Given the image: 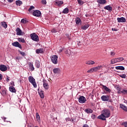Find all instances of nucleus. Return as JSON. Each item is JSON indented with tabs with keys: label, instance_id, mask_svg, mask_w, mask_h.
<instances>
[{
	"label": "nucleus",
	"instance_id": "nucleus-1",
	"mask_svg": "<svg viewBox=\"0 0 127 127\" xmlns=\"http://www.w3.org/2000/svg\"><path fill=\"white\" fill-rule=\"evenodd\" d=\"M111 116V112L109 109H105L102 112L101 115L98 117V119L102 121H106V118H110Z\"/></svg>",
	"mask_w": 127,
	"mask_h": 127
},
{
	"label": "nucleus",
	"instance_id": "nucleus-2",
	"mask_svg": "<svg viewBox=\"0 0 127 127\" xmlns=\"http://www.w3.org/2000/svg\"><path fill=\"white\" fill-rule=\"evenodd\" d=\"M28 80L30 83H31L33 85L34 88H37V85L36 84V82H35V79H34L33 77L31 76H29L28 78Z\"/></svg>",
	"mask_w": 127,
	"mask_h": 127
},
{
	"label": "nucleus",
	"instance_id": "nucleus-3",
	"mask_svg": "<svg viewBox=\"0 0 127 127\" xmlns=\"http://www.w3.org/2000/svg\"><path fill=\"white\" fill-rule=\"evenodd\" d=\"M65 53L67 56L70 57V56H72L74 55V53H73V49H67L65 50Z\"/></svg>",
	"mask_w": 127,
	"mask_h": 127
},
{
	"label": "nucleus",
	"instance_id": "nucleus-4",
	"mask_svg": "<svg viewBox=\"0 0 127 127\" xmlns=\"http://www.w3.org/2000/svg\"><path fill=\"white\" fill-rule=\"evenodd\" d=\"M123 60H124V58H117L116 59H113L111 61V64H115V63L121 62V61H123Z\"/></svg>",
	"mask_w": 127,
	"mask_h": 127
},
{
	"label": "nucleus",
	"instance_id": "nucleus-5",
	"mask_svg": "<svg viewBox=\"0 0 127 127\" xmlns=\"http://www.w3.org/2000/svg\"><path fill=\"white\" fill-rule=\"evenodd\" d=\"M30 37L31 40L34 41H38V40H39V37H38V36L34 33L30 34Z\"/></svg>",
	"mask_w": 127,
	"mask_h": 127
},
{
	"label": "nucleus",
	"instance_id": "nucleus-6",
	"mask_svg": "<svg viewBox=\"0 0 127 127\" xmlns=\"http://www.w3.org/2000/svg\"><path fill=\"white\" fill-rule=\"evenodd\" d=\"M51 61L54 64L58 63V57L56 55L53 56L51 58Z\"/></svg>",
	"mask_w": 127,
	"mask_h": 127
},
{
	"label": "nucleus",
	"instance_id": "nucleus-7",
	"mask_svg": "<svg viewBox=\"0 0 127 127\" xmlns=\"http://www.w3.org/2000/svg\"><path fill=\"white\" fill-rule=\"evenodd\" d=\"M101 99L103 102H109L110 100V96L109 95H103Z\"/></svg>",
	"mask_w": 127,
	"mask_h": 127
},
{
	"label": "nucleus",
	"instance_id": "nucleus-8",
	"mask_svg": "<svg viewBox=\"0 0 127 127\" xmlns=\"http://www.w3.org/2000/svg\"><path fill=\"white\" fill-rule=\"evenodd\" d=\"M86 98L84 96H80L78 99V102L80 104H84V103H86Z\"/></svg>",
	"mask_w": 127,
	"mask_h": 127
},
{
	"label": "nucleus",
	"instance_id": "nucleus-9",
	"mask_svg": "<svg viewBox=\"0 0 127 127\" xmlns=\"http://www.w3.org/2000/svg\"><path fill=\"white\" fill-rule=\"evenodd\" d=\"M43 87L45 90H48L49 89V85L48 84V82L46 80H43Z\"/></svg>",
	"mask_w": 127,
	"mask_h": 127
},
{
	"label": "nucleus",
	"instance_id": "nucleus-10",
	"mask_svg": "<svg viewBox=\"0 0 127 127\" xmlns=\"http://www.w3.org/2000/svg\"><path fill=\"white\" fill-rule=\"evenodd\" d=\"M12 45L15 47H18V48H20V49L22 48L21 45H20L18 42H14L12 43Z\"/></svg>",
	"mask_w": 127,
	"mask_h": 127
},
{
	"label": "nucleus",
	"instance_id": "nucleus-11",
	"mask_svg": "<svg viewBox=\"0 0 127 127\" xmlns=\"http://www.w3.org/2000/svg\"><path fill=\"white\" fill-rule=\"evenodd\" d=\"M33 15H34V16L39 17L41 15V12L39 10H35L33 12Z\"/></svg>",
	"mask_w": 127,
	"mask_h": 127
},
{
	"label": "nucleus",
	"instance_id": "nucleus-12",
	"mask_svg": "<svg viewBox=\"0 0 127 127\" xmlns=\"http://www.w3.org/2000/svg\"><path fill=\"white\" fill-rule=\"evenodd\" d=\"M0 70L2 72H4L7 70V67L5 65L1 64L0 65Z\"/></svg>",
	"mask_w": 127,
	"mask_h": 127
},
{
	"label": "nucleus",
	"instance_id": "nucleus-13",
	"mask_svg": "<svg viewBox=\"0 0 127 127\" xmlns=\"http://www.w3.org/2000/svg\"><path fill=\"white\" fill-rule=\"evenodd\" d=\"M102 89L105 90L107 93H111V89L105 85H102Z\"/></svg>",
	"mask_w": 127,
	"mask_h": 127
},
{
	"label": "nucleus",
	"instance_id": "nucleus-14",
	"mask_svg": "<svg viewBox=\"0 0 127 127\" xmlns=\"http://www.w3.org/2000/svg\"><path fill=\"white\" fill-rule=\"evenodd\" d=\"M17 35H22V31L19 28H17L16 29Z\"/></svg>",
	"mask_w": 127,
	"mask_h": 127
},
{
	"label": "nucleus",
	"instance_id": "nucleus-15",
	"mask_svg": "<svg viewBox=\"0 0 127 127\" xmlns=\"http://www.w3.org/2000/svg\"><path fill=\"white\" fill-rule=\"evenodd\" d=\"M102 68H103V66L99 65L95 67H93V70L94 72H97V71H99V70H100V69H102Z\"/></svg>",
	"mask_w": 127,
	"mask_h": 127
},
{
	"label": "nucleus",
	"instance_id": "nucleus-16",
	"mask_svg": "<svg viewBox=\"0 0 127 127\" xmlns=\"http://www.w3.org/2000/svg\"><path fill=\"white\" fill-rule=\"evenodd\" d=\"M117 20L118 22H126V19L124 17L118 18Z\"/></svg>",
	"mask_w": 127,
	"mask_h": 127
},
{
	"label": "nucleus",
	"instance_id": "nucleus-17",
	"mask_svg": "<svg viewBox=\"0 0 127 127\" xmlns=\"http://www.w3.org/2000/svg\"><path fill=\"white\" fill-rule=\"evenodd\" d=\"M120 107L121 109H122L124 111H125V112H127V107L124 104H120Z\"/></svg>",
	"mask_w": 127,
	"mask_h": 127
},
{
	"label": "nucleus",
	"instance_id": "nucleus-18",
	"mask_svg": "<svg viewBox=\"0 0 127 127\" xmlns=\"http://www.w3.org/2000/svg\"><path fill=\"white\" fill-rule=\"evenodd\" d=\"M9 90L10 92H11L12 93H15V92H16L15 88L13 86H10L9 87Z\"/></svg>",
	"mask_w": 127,
	"mask_h": 127
},
{
	"label": "nucleus",
	"instance_id": "nucleus-19",
	"mask_svg": "<svg viewBox=\"0 0 127 127\" xmlns=\"http://www.w3.org/2000/svg\"><path fill=\"white\" fill-rule=\"evenodd\" d=\"M97 2L100 4H105V3H107V1L106 0H97Z\"/></svg>",
	"mask_w": 127,
	"mask_h": 127
},
{
	"label": "nucleus",
	"instance_id": "nucleus-20",
	"mask_svg": "<svg viewBox=\"0 0 127 127\" xmlns=\"http://www.w3.org/2000/svg\"><path fill=\"white\" fill-rule=\"evenodd\" d=\"M118 93L123 94V95H127V90L123 89L118 91Z\"/></svg>",
	"mask_w": 127,
	"mask_h": 127
},
{
	"label": "nucleus",
	"instance_id": "nucleus-21",
	"mask_svg": "<svg viewBox=\"0 0 127 127\" xmlns=\"http://www.w3.org/2000/svg\"><path fill=\"white\" fill-rule=\"evenodd\" d=\"M86 64H87V65H94L95 62L93 61H88L86 62Z\"/></svg>",
	"mask_w": 127,
	"mask_h": 127
},
{
	"label": "nucleus",
	"instance_id": "nucleus-22",
	"mask_svg": "<svg viewBox=\"0 0 127 127\" xmlns=\"http://www.w3.org/2000/svg\"><path fill=\"white\" fill-rule=\"evenodd\" d=\"M56 4H57V5H58V6H61V5H62V4L64 3V2H63V1L58 0L56 1Z\"/></svg>",
	"mask_w": 127,
	"mask_h": 127
},
{
	"label": "nucleus",
	"instance_id": "nucleus-23",
	"mask_svg": "<svg viewBox=\"0 0 127 127\" xmlns=\"http://www.w3.org/2000/svg\"><path fill=\"white\" fill-rule=\"evenodd\" d=\"M115 68L117 70H122V71H124V70H125V67L123 66H116Z\"/></svg>",
	"mask_w": 127,
	"mask_h": 127
},
{
	"label": "nucleus",
	"instance_id": "nucleus-24",
	"mask_svg": "<svg viewBox=\"0 0 127 127\" xmlns=\"http://www.w3.org/2000/svg\"><path fill=\"white\" fill-rule=\"evenodd\" d=\"M53 71L54 74H58V73L60 72V69H59V68H54Z\"/></svg>",
	"mask_w": 127,
	"mask_h": 127
},
{
	"label": "nucleus",
	"instance_id": "nucleus-25",
	"mask_svg": "<svg viewBox=\"0 0 127 127\" xmlns=\"http://www.w3.org/2000/svg\"><path fill=\"white\" fill-rule=\"evenodd\" d=\"M43 49H38L36 50V52L37 54H39V53H43Z\"/></svg>",
	"mask_w": 127,
	"mask_h": 127
},
{
	"label": "nucleus",
	"instance_id": "nucleus-26",
	"mask_svg": "<svg viewBox=\"0 0 127 127\" xmlns=\"http://www.w3.org/2000/svg\"><path fill=\"white\" fill-rule=\"evenodd\" d=\"M104 9H106L107 10H111L112 11L113 9V7L110 5H107L104 7Z\"/></svg>",
	"mask_w": 127,
	"mask_h": 127
},
{
	"label": "nucleus",
	"instance_id": "nucleus-27",
	"mask_svg": "<svg viewBox=\"0 0 127 127\" xmlns=\"http://www.w3.org/2000/svg\"><path fill=\"white\" fill-rule=\"evenodd\" d=\"M90 26L89 25V24H87V25H85L84 26H81V29H82V30H86V29H87V28H89Z\"/></svg>",
	"mask_w": 127,
	"mask_h": 127
},
{
	"label": "nucleus",
	"instance_id": "nucleus-28",
	"mask_svg": "<svg viewBox=\"0 0 127 127\" xmlns=\"http://www.w3.org/2000/svg\"><path fill=\"white\" fill-rule=\"evenodd\" d=\"M29 68L31 71L34 70V67L33 66V64L31 63H29Z\"/></svg>",
	"mask_w": 127,
	"mask_h": 127
},
{
	"label": "nucleus",
	"instance_id": "nucleus-29",
	"mask_svg": "<svg viewBox=\"0 0 127 127\" xmlns=\"http://www.w3.org/2000/svg\"><path fill=\"white\" fill-rule=\"evenodd\" d=\"M0 94L2 95V96H5L6 95V89H2Z\"/></svg>",
	"mask_w": 127,
	"mask_h": 127
},
{
	"label": "nucleus",
	"instance_id": "nucleus-30",
	"mask_svg": "<svg viewBox=\"0 0 127 127\" xmlns=\"http://www.w3.org/2000/svg\"><path fill=\"white\" fill-rule=\"evenodd\" d=\"M75 22L76 23V24L79 25L80 24V23H81V19H80V18H76L75 19Z\"/></svg>",
	"mask_w": 127,
	"mask_h": 127
},
{
	"label": "nucleus",
	"instance_id": "nucleus-31",
	"mask_svg": "<svg viewBox=\"0 0 127 127\" xmlns=\"http://www.w3.org/2000/svg\"><path fill=\"white\" fill-rule=\"evenodd\" d=\"M85 112L87 113V114H92V113H93V110L91 109H87L85 110Z\"/></svg>",
	"mask_w": 127,
	"mask_h": 127
},
{
	"label": "nucleus",
	"instance_id": "nucleus-32",
	"mask_svg": "<svg viewBox=\"0 0 127 127\" xmlns=\"http://www.w3.org/2000/svg\"><path fill=\"white\" fill-rule=\"evenodd\" d=\"M16 4L18 6H20V5H21V4H22V1H20V0H17V1H16Z\"/></svg>",
	"mask_w": 127,
	"mask_h": 127
},
{
	"label": "nucleus",
	"instance_id": "nucleus-33",
	"mask_svg": "<svg viewBox=\"0 0 127 127\" xmlns=\"http://www.w3.org/2000/svg\"><path fill=\"white\" fill-rule=\"evenodd\" d=\"M1 26L4 28H6L7 27V24L5 22H1Z\"/></svg>",
	"mask_w": 127,
	"mask_h": 127
},
{
	"label": "nucleus",
	"instance_id": "nucleus-34",
	"mask_svg": "<svg viewBox=\"0 0 127 127\" xmlns=\"http://www.w3.org/2000/svg\"><path fill=\"white\" fill-rule=\"evenodd\" d=\"M68 12H69V9L68 8H64L63 11V13L67 14Z\"/></svg>",
	"mask_w": 127,
	"mask_h": 127
},
{
	"label": "nucleus",
	"instance_id": "nucleus-35",
	"mask_svg": "<svg viewBox=\"0 0 127 127\" xmlns=\"http://www.w3.org/2000/svg\"><path fill=\"white\" fill-rule=\"evenodd\" d=\"M35 65L37 67V68H39L40 67V63L39 61H37L35 63Z\"/></svg>",
	"mask_w": 127,
	"mask_h": 127
},
{
	"label": "nucleus",
	"instance_id": "nucleus-36",
	"mask_svg": "<svg viewBox=\"0 0 127 127\" xmlns=\"http://www.w3.org/2000/svg\"><path fill=\"white\" fill-rule=\"evenodd\" d=\"M36 119L38 122L40 121V116H39V114H38V113H36Z\"/></svg>",
	"mask_w": 127,
	"mask_h": 127
},
{
	"label": "nucleus",
	"instance_id": "nucleus-37",
	"mask_svg": "<svg viewBox=\"0 0 127 127\" xmlns=\"http://www.w3.org/2000/svg\"><path fill=\"white\" fill-rule=\"evenodd\" d=\"M18 41L19 42H22V43H24V42H25V40H24V39L23 38H18Z\"/></svg>",
	"mask_w": 127,
	"mask_h": 127
},
{
	"label": "nucleus",
	"instance_id": "nucleus-38",
	"mask_svg": "<svg viewBox=\"0 0 127 127\" xmlns=\"http://www.w3.org/2000/svg\"><path fill=\"white\" fill-rule=\"evenodd\" d=\"M34 9V6H31L29 8V12H32V10Z\"/></svg>",
	"mask_w": 127,
	"mask_h": 127
},
{
	"label": "nucleus",
	"instance_id": "nucleus-39",
	"mask_svg": "<svg viewBox=\"0 0 127 127\" xmlns=\"http://www.w3.org/2000/svg\"><path fill=\"white\" fill-rule=\"evenodd\" d=\"M94 71V67L90 68L88 70H87V73H93Z\"/></svg>",
	"mask_w": 127,
	"mask_h": 127
},
{
	"label": "nucleus",
	"instance_id": "nucleus-40",
	"mask_svg": "<svg viewBox=\"0 0 127 127\" xmlns=\"http://www.w3.org/2000/svg\"><path fill=\"white\" fill-rule=\"evenodd\" d=\"M120 77L123 78V79H126V78H127V75H126V74H122L120 75Z\"/></svg>",
	"mask_w": 127,
	"mask_h": 127
},
{
	"label": "nucleus",
	"instance_id": "nucleus-41",
	"mask_svg": "<svg viewBox=\"0 0 127 127\" xmlns=\"http://www.w3.org/2000/svg\"><path fill=\"white\" fill-rule=\"evenodd\" d=\"M77 1H78V3L80 5H82L84 3V2H83V1L81 0H77Z\"/></svg>",
	"mask_w": 127,
	"mask_h": 127
},
{
	"label": "nucleus",
	"instance_id": "nucleus-42",
	"mask_svg": "<svg viewBox=\"0 0 127 127\" xmlns=\"http://www.w3.org/2000/svg\"><path fill=\"white\" fill-rule=\"evenodd\" d=\"M21 23H24V24H25V23H26V22H27V21H26V20H25L24 19H22L21 20Z\"/></svg>",
	"mask_w": 127,
	"mask_h": 127
},
{
	"label": "nucleus",
	"instance_id": "nucleus-43",
	"mask_svg": "<svg viewBox=\"0 0 127 127\" xmlns=\"http://www.w3.org/2000/svg\"><path fill=\"white\" fill-rule=\"evenodd\" d=\"M40 97H41V98L42 99H44V94H43V93L40 92Z\"/></svg>",
	"mask_w": 127,
	"mask_h": 127
},
{
	"label": "nucleus",
	"instance_id": "nucleus-44",
	"mask_svg": "<svg viewBox=\"0 0 127 127\" xmlns=\"http://www.w3.org/2000/svg\"><path fill=\"white\" fill-rule=\"evenodd\" d=\"M122 126H124L125 127H127V122H124L122 124Z\"/></svg>",
	"mask_w": 127,
	"mask_h": 127
},
{
	"label": "nucleus",
	"instance_id": "nucleus-45",
	"mask_svg": "<svg viewBox=\"0 0 127 127\" xmlns=\"http://www.w3.org/2000/svg\"><path fill=\"white\" fill-rule=\"evenodd\" d=\"M42 3H43V4H46L47 2L46 1V0H42Z\"/></svg>",
	"mask_w": 127,
	"mask_h": 127
},
{
	"label": "nucleus",
	"instance_id": "nucleus-46",
	"mask_svg": "<svg viewBox=\"0 0 127 127\" xmlns=\"http://www.w3.org/2000/svg\"><path fill=\"white\" fill-rule=\"evenodd\" d=\"M116 55V53H115V52H111V56H114V55Z\"/></svg>",
	"mask_w": 127,
	"mask_h": 127
},
{
	"label": "nucleus",
	"instance_id": "nucleus-47",
	"mask_svg": "<svg viewBox=\"0 0 127 127\" xmlns=\"http://www.w3.org/2000/svg\"><path fill=\"white\" fill-rule=\"evenodd\" d=\"M20 54H21V55H22V56H24V55H25V54L24 53V52H23L21 51L20 52Z\"/></svg>",
	"mask_w": 127,
	"mask_h": 127
},
{
	"label": "nucleus",
	"instance_id": "nucleus-48",
	"mask_svg": "<svg viewBox=\"0 0 127 127\" xmlns=\"http://www.w3.org/2000/svg\"><path fill=\"white\" fill-rule=\"evenodd\" d=\"M52 32L54 33H56V32H57V31H56L55 29H53V30H52Z\"/></svg>",
	"mask_w": 127,
	"mask_h": 127
},
{
	"label": "nucleus",
	"instance_id": "nucleus-49",
	"mask_svg": "<svg viewBox=\"0 0 127 127\" xmlns=\"http://www.w3.org/2000/svg\"><path fill=\"white\" fill-rule=\"evenodd\" d=\"M1 80H2V74L0 73V81H1Z\"/></svg>",
	"mask_w": 127,
	"mask_h": 127
},
{
	"label": "nucleus",
	"instance_id": "nucleus-50",
	"mask_svg": "<svg viewBox=\"0 0 127 127\" xmlns=\"http://www.w3.org/2000/svg\"><path fill=\"white\" fill-rule=\"evenodd\" d=\"M65 120L67 122H69V121H71V119L69 118H66Z\"/></svg>",
	"mask_w": 127,
	"mask_h": 127
},
{
	"label": "nucleus",
	"instance_id": "nucleus-51",
	"mask_svg": "<svg viewBox=\"0 0 127 127\" xmlns=\"http://www.w3.org/2000/svg\"><path fill=\"white\" fill-rule=\"evenodd\" d=\"M81 42L79 41L77 42V45H78V46H80L81 45Z\"/></svg>",
	"mask_w": 127,
	"mask_h": 127
},
{
	"label": "nucleus",
	"instance_id": "nucleus-52",
	"mask_svg": "<svg viewBox=\"0 0 127 127\" xmlns=\"http://www.w3.org/2000/svg\"><path fill=\"white\" fill-rule=\"evenodd\" d=\"M6 80L7 81V82H8V81H9V77H7Z\"/></svg>",
	"mask_w": 127,
	"mask_h": 127
},
{
	"label": "nucleus",
	"instance_id": "nucleus-53",
	"mask_svg": "<svg viewBox=\"0 0 127 127\" xmlns=\"http://www.w3.org/2000/svg\"><path fill=\"white\" fill-rule=\"evenodd\" d=\"M7 1H8V2H12V1H13V0H7Z\"/></svg>",
	"mask_w": 127,
	"mask_h": 127
},
{
	"label": "nucleus",
	"instance_id": "nucleus-54",
	"mask_svg": "<svg viewBox=\"0 0 127 127\" xmlns=\"http://www.w3.org/2000/svg\"><path fill=\"white\" fill-rule=\"evenodd\" d=\"M112 30L113 31H117V29H116V28H112Z\"/></svg>",
	"mask_w": 127,
	"mask_h": 127
},
{
	"label": "nucleus",
	"instance_id": "nucleus-55",
	"mask_svg": "<svg viewBox=\"0 0 127 127\" xmlns=\"http://www.w3.org/2000/svg\"><path fill=\"white\" fill-rule=\"evenodd\" d=\"M11 85L12 86V87H13V86H14V82L11 83Z\"/></svg>",
	"mask_w": 127,
	"mask_h": 127
},
{
	"label": "nucleus",
	"instance_id": "nucleus-56",
	"mask_svg": "<svg viewBox=\"0 0 127 127\" xmlns=\"http://www.w3.org/2000/svg\"><path fill=\"white\" fill-rule=\"evenodd\" d=\"M83 127H89V126L85 125L84 126H83Z\"/></svg>",
	"mask_w": 127,
	"mask_h": 127
},
{
	"label": "nucleus",
	"instance_id": "nucleus-57",
	"mask_svg": "<svg viewBox=\"0 0 127 127\" xmlns=\"http://www.w3.org/2000/svg\"><path fill=\"white\" fill-rule=\"evenodd\" d=\"M124 101H125L124 102V103H125V104H127V100L124 99Z\"/></svg>",
	"mask_w": 127,
	"mask_h": 127
},
{
	"label": "nucleus",
	"instance_id": "nucleus-58",
	"mask_svg": "<svg viewBox=\"0 0 127 127\" xmlns=\"http://www.w3.org/2000/svg\"><path fill=\"white\" fill-rule=\"evenodd\" d=\"M72 123L74 122V120H70Z\"/></svg>",
	"mask_w": 127,
	"mask_h": 127
},
{
	"label": "nucleus",
	"instance_id": "nucleus-59",
	"mask_svg": "<svg viewBox=\"0 0 127 127\" xmlns=\"http://www.w3.org/2000/svg\"><path fill=\"white\" fill-rule=\"evenodd\" d=\"M1 89V86L0 85V90Z\"/></svg>",
	"mask_w": 127,
	"mask_h": 127
},
{
	"label": "nucleus",
	"instance_id": "nucleus-60",
	"mask_svg": "<svg viewBox=\"0 0 127 127\" xmlns=\"http://www.w3.org/2000/svg\"><path fill=\"white\" fill-rule=\"evenodd\" d=\"M60 52H62V51H60Z\"/></svg>",
	"mask_w": 127,
	"mask_h": 127
},
{
	"label": "nucleus",
	"instance_id": "nucleus-61",
	"mask_svg": "<svg viewBox=\"0 0 127 127\" xmlns=\"http://www.w3.org/2000/svg\"><path fill=\"white\" fill-rule=\"evenodd\" d=\"M4 122H5V120H4Z\"/></svg>",
	"mask_w": 127,
	"mask_h": 127
}]
</instances>
